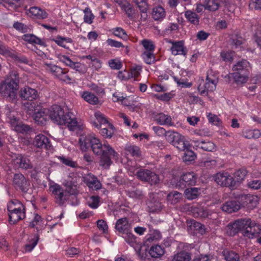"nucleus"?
I'll use <instances>...</instances> for the list:
<instances>
[{"mask_svg": "<svg viewBox=\"0 0 261 261\" xmlns=\"http://www.w3.org/2000/svg\"><path fill=\"white\" fill-rule=\"evenodd\" d=\"M79 143L82 151H86L90 147L93 153L99 156V165L105 168H109L112 159L118 160V153L109 144H102L98 139L91 135H81Z\"/></svg>", "mask_w": 261, "mask_h": 261, "instance_id": "nucleus-1", "label": "nucleus"}, {"mask_svg": "<svg viewBox=\"0 0 261 261\" xmlns=\"http://www.w3.org/2000/svg\"><path fill=\"white\" fill-rule=\"evenodd\" d=\"M19 77L17 71L11 70L5 80L0 83V93L10 100L15 99L19 88Z\"/></svg>", "mask_w": 261, "mask_h": 261, "instance_id": "nucleus-2", "label": "nucleus"}, {"mask_svg": "<svg viewBox=\"0 0 261 261\" xmlns=\"http://www.w3.org/2000/svg\"><path fill=\"white\" fill-rule=\"evenodd\" d=\"M24 106L27 109L28 114L32 115L34 120L38 124L44 125L49 120L48 109L42 108L41 106L35 102L25 103Z\"/></svg>", "mask_w": 261, "mask_h": 261, "instance_id": "nucleus-3", "label": "nucleus"}, {"mask_svg": "<svg viewBox=\"0 0 261 261\" xmlns=\"http://www.w3.org/2000/svg\"><path fill=\"white\" fill-rule=\"evenodd\" d=\"M76 176L73 173L70 174L66 179V201L72 205L79 203L76 195L78 194L77 186L75 184Z\"/></svg>", "mask_w": 261, "mask_h": 261, "instance_id": "nucleus-4", "label": "nucleus"}, {"mask_svg": "<svg viewBox=\"0 0 261 261\" xmlns=\"http://www.w3.org/2000/svg\"><path fill=\"white\" fill-rule=\"evenodd\" d=\"M244 228L242 234L249 239L258 237L261 232V225L250 218L244 219Z\"/></svg>", "mask_w": 261, "mask_h": 261, "instance_id": "nucleus-5", "label": "nucleus"}, {"mask_svg": "<svg viewBox=\"0 0 261 261\" xmlns=\"http://www.w3.org/2000/svg\"><path fill=\"white\" fill-rule=\"evenodd\" d=\"M135 175L140 180L146 182L150 185H156L160 182L159 175L151 170L140 169L137 170Z\"/></svg>", "mask_w": 261, "mask_h": 261, "instance_id": "nucleus-6", "label": "nucleus"}, {"mask_svg": "<svg viewBox=\"0 0 261 261\" xmlns=\"http://www.w3.org/2000/svg\"><path fill=\"white\" fill-rule=\"evenodd\" d=\"M48 110L49 119L60 125L65 124V116L64 110L58 105H53Z\"/></svg>", "mask_w": 261, "mask_h": 261, "instance_id": "nucleus-7", "label": "nucleus"}, {"mask_svg": "<svg viewBox=\"0 0 261 261\" xmlns=\"http://www.w3.org/2000/svg\"><path fill=\"white\" fill-rule=\"evenodd\" d=\"M215 181L222 187H226L231 189H236V184L234 178L227 172H219L214 176Z\"/></svg>", "mask_w": 261, "mask_h": 261, "instance_id": "nucleus-8", "label": "nucleus"}, {"mask_svg": "<svg viewBox=\"0 0 261 261\" xmlns=\"http://www.w3.org/2000/svg\"><path fill=\"white\" fill-rule=\"evenodd\" d=\"M49 188L56 203L60 206L63 205L65 201V195L63 187L59 184H54L50 185Z\"/></svg>", "mask_w": 261, "mask_h": 261, "instance_id": "nucleus-9", "label": "nucleus"}, {"mask_svg": "<svg viewBox=\"0 0 261 261\" xmlns=\"http://www.w3.org/2000/svg\"><path fill=\"white\" fill-rule=\"evenodd\" d=\"M13 185L15 188L19 189L23 193H28L30 182L21 173H16L13 178Z\"/></svg>", "mask_w": 261, "mask_h": 261, "instance_id": "nucleus-10", "label": "nucleus"}, {"mask_svg": "<svg viewBox=\"0 0 261 261\" xmlns=\"http://www.w3.org/2000/svg\"><path fill=\"white\" fill-rule=\"evenodd\" d=\"M15 168H20L23 170L31 169L33 168L30 159L21 154L16 155L12 161Z\"/></svg>", "mask_w": 261, "mask_h": 261, "instance_id": "nucleus-11", "label": "nucleus"}, {"mask_svg": "<svg viewBox=\"0 0 261 261\" xmlns=\"http://www.w3.org/2000/svg\"><path fill=\"white\" fill-rule=\"evenodd\" d=\"M197 177L193 172H187L182 175L177 186L184 188L186 186H194L196 183Z\"/></svg>", "mask_w": 261, "mask_h": 261, "instance_id": "nucleus-12", "label": "nucleus"}, {"mask_svg": "<svg viewBox=\"0 0 261 261\" xmlns=\"http://www.w3.org/2000/svg\"><path fill=\"white\" fill-rule=\"evenodd\" d=\"M20 96L24 100H28L27 103H30L33 102V100L36 99L38 96V92L35 89L31 88L29 87H25L21 89L20 91Z\"/></svg>", "mask_w": 261, "mask_h": 261, "instance_id": "nucleus-13", "label": "nucleus"}, {"mask_svg": "<svg viewBox=\"0 0 261 261\" xmlns=\"http://www.w3.org/2000/svg\"><path fill=\"white\" fill-rule=\"evenodd\" d=\"M83 181L93 190H97L101 188V184L97 178L91 173L85 175L83 177Z\"/></svg>", "mask_w": 261, "mask_h": 261, "instance_id": "nucleus-14", "label": "nucleus"}, {"mask_svg": "<svg viewBox=\"0 0 261 261\" xmlns=\"http://www.w3.org/2000/svg\"><path fill=\"white\" fill-rule=\"evenodd\" d=\"M244 219H239L236 220L232 224H229L227 225V233L231 236L236 235L239 231L243 232V229L244 228V225L246 223H244Z\"/></svg>", "mask_w": 261, "mask_h": 261, "instance_id": "nucleus-15", "label": "nucleus"}, {"mask_svg": "<svg viewBox=\"0 0 261 261\" xmlns=\"http://www.w3.org/2000/svg\"><path fill=\"white\" fill-rule=\"evenodd\" d=\"M33 144L37 148L46 149H49L51 147L49 139L42 134H39L35 137Z\"/></svg>", "mask_w": 261, "mask_h": 261, "instance_id": "nucleus-16", "label": "nucleus"}, {"mask_svg": "<svg viewBox=\"0 0 261 261\" xmlns=\"http://www.w3.org/2000/svg\"><path fill=\"white\" fill-rule=\"evenodd\" d=\"M133 2L138 8L140 13V19L143 21H146L148 18L147 12L149 5L147 0H133Z\"/></svg>", "mask_w": 261, "mask_h": 261, "instance_id": "nucleus-17", "label": "nucleus"}, {"mask_svg": "<svg viewBox=\"0 0 261 261\" xmlns=\"http://www.w3.org/2000/svg\"><path fill=\"white\" fill-rule=\"evenodd\" d=\"M172 44L171 50L173 55H182L185 56L186 55L187 50L184 46V41L172 42Z\"/></svg>", "mask_w": 261, "mask_h": 261, "instance_id": "nucleus-18", "label": "nucleus"}, {"mask_svg": "<svg viewBox=\"0 0 261 261\" xmlns=\"http://www.w3.org/2000/svg\"><path fill=\"white\" fill-rule=\"evenodd\" d=\"M44 66L46 70L52 72L59 79L63 81H65L64 69L52 64H45Z\"/></svg>", "mask_w": 261, "mask_h": 261, "instance_id": "nucleus-19", "label": "nucleus"}, {"mask_svg": "<svg viewBox=\"0 0 261 261\" xmlns=\"http://www.w3.org/2000/svg\"><path fill=\"white\" fill-rule=\"evenodd\" d=\"M25 208H21V211L9 212V221L11 224H15L19 221L25 217Z\"/></svg>", "mask_w": 261, "mask_h": 261, "instance_id": "nucleus-20", "label": "nucleus"}, {"mask_svg": "<svg viewBox=\"0 0 261 261\" xmlns=\"http://www.w3.org/2000/svg\"><path fill=\"white\" fill-rule=\"evenodd\" d=\"M249 63L245 60H243L234 65L233 66L232 70L234 72H239L244 74H249Z\"/></svg>", "mask_w": 261, "mask_h": 261, "instance_id": "nucleus-21", "label": "nucleus"}, {"mask_svg": "<svg viewBox=\"0 0 261 261\" xmlns=\"http://www.w3.org/2000/svg\"><path fill=\"white\" fill-rule=\"evenodd\" d=\"M224 212L231 213L236 212L240 208V204L238 201L231 200L226 202L221 207Z\"/></svg>", "mask_w": 261, "mask_h": 261, "instance_id": "nucleus-22", "label": "nucleus"}, {"mask_svg": "<svg viewBox=\"0 0 261 261\" xmlns=\"http://www.w3.org/2000/svg\"><path fill=\"white\" fill-rule=\"evenodd\" d=\"M96 121L93 122V125L97 128H101L102 126L106 125L110 126L111 128L112 124L110 123L106 119L103 114L98 112L95 113Z\"/></svg>", "mask_w": 261, "mask_h": 261, "instance_id": "nucleus-23", "label": "nucleus"}, {"mask_svg": "<svg viewBox=\"0 0 261 261\" xmlns=\"http://www.w3.org/2000/svg\"><path fill=\"white\" fill-rule=\"evenodd\" d=\"M130 227V224L128 223L127 219L126 217L118 219L115 225V228L121 233H124L129 230Z\"/></svg>", "mask_w": 261, "mask_h": 261, "instance_id": "nucleus-24", "label": "nucleus"}, {"mask_svg": "<svg viewBox=\"0 0 261 261\" xmlns=\"http://www.w3.org/2000/svg\"><path fill=\"white\" fill-rule=\"evenodd\" d=\"M66 127L69 131L77 134L83 129V126L80 124L76 119L68 121L66 118Z\"/></svg>", "mask_w": 261, "mask_h": 261, "instance_id": "nucleus-25", "label": "nucleus"}, {"mask_svg": "<svg viewBox=\"0 0 261 261\" xmlns=\"http://www.w3.org/2000/svg\"><path fill=\"white\" fill-rule=\"evenodd\" d=\"M124 233H125V235L124 237L125 241L127 243H128L131 246L134 247L135 248V250L137 251L138 255L140 256L141 257H142L143 256H142L141 254V247L139 246L138 249H137L135 247V245L137 243L136 238L135 237V236L132 233L130 232L129 231H127V232H125Z\"/></svg>", "mask_w": 261, "mask_h": 261, "instance_id": "nucleus-26", "label": "nucleus"}, {"mask_svg": "<svg viewBox=\"0 0 261 261\" xmlns=\"http://www.w3.org/2000/svg\"><path fill=\"white\" fill-rule=\"evenodd\" d=\"M191 257L192 254L190 252L181 251L172 256L171 261H190Z\"/></svg>", "mask_w": 261, "mask_h": 261, "instance_id": "nucleus-27", "label": "nucleus"}, {"mask_svg": "<svg viewBox=\"0 0 261 261\" xmlns=\"http://www.w3.org/2000/svg\"><path fill=\"white\" fill-rule=\"evenodd\" d=\"M200 194V189L197 188H187L184 192L185 196L188 200L196 199Z\"/></svg>", "mask_w": 261, "mask_h": 261, "instance_id": "nucleus-28", "label": "nucleus"}, {"mask_svg": "<svg viewBox=\"0 0 261 261\" xmlns=\"http://www.w3.org/2000/svg\"><path fill=\"white\" fill-rule=\"evenodd\" d=\"M222 255L226 261H242L240 255L232 250H224Z\"/></svg>", "mask_w": 261, "mask_h": 261, "instance_id": "nucleus-29", "label": "nucleus"}, {"mask_svg": "<svg viewBox=\"0 0 261 261\" xmlns=\"http://www.w3.org/2000/svg\"><path fill=\"white\" fill-rule=\"evenodd\" d=\"M197 143L196 146L206 151H213L215 150V144L211 141L205 142L204 141L195 142Z\"/></svg>", "mask_w": 261, "mask_h": 261, "instance_id": "nucleus-30", "label": "nucleus"}, {"mask_svg": "<svg viewBox=\"0 0 261 261\" xmlns=\"http://www.w3.org/2000/svg\"><path fill=\"white\" fill-rule=\"evenodd\" d=\"M22 38L23 40L31 44H36L40 45H43L44 43L41 39L33 34H27L22 36Z\"/></svg>", "mask_w": 261, "mask_h": 261, "instance_id": "nucleus-31", "label": "nucleus"}, {"mask_svg": "<svg viewBox=\"0 0 261 261\" xmlns=\"http://www.w3.org/2000/svg\"><path fill=\"white\" fill-rule=\"evenodd\" d=\"M21 208H25L24 205L16 199L10 200L7 205V209L9 212L21 211Z\"/></svg>", "mask_w": 261, "mask_h": 261, "instance_id": "nucleus-32", "label": "nucleus"}, {"mask_svg": "<svg viewBox=\"0 0 261 261\" xmlns=\"http://www.w3.org/2000/svg\"><path fill=\"white\" fill-rule=\"evenodd\" d=\"M155 119L156 122L160 125H173L170 116L165 115L163 113H160L155 115Z\"/></svg>", "mask_w": 261, "mask_h": 261, "instance_id": "nucleus-33", "label": "nucleus"}, {"mask_svg": "<svg viewBox=\"0 0 261 261\" xmlns=\"http://www.w3.org/2000/svg\"><path fill=\"white\" fill-rule=\"evenodd\" d=\"M247 174V171L245 169L242 168L237 170L234 173V180L236 184V188L239 187L242 181L244 179Z\"/></svg>", "mask_w": 261, "mask_h": 261, "instance_id": "nucleus-34", "label": "nucleus"}, {"mask_svg": "<svg viewBox=\"0 0 261 261\" xmlns=\"http://www.w3.org/2000/svg\"><path fill=\"white\" fill-rule=\"evenodd\" d=\"M165 253L164 249L160 245L152 246L149 251V253L153 258H158L162 256Z\"/></svg>", "mask_w": 261, "mask_h": 261, "instance_id": "nucleus-35", "label": "nucleus"}, {"mask_svg": "<svg viewBox=\"0 0 261 261\" xmlns=\"http://www.w3.org/2000/svg\"><path fill=\"white\" fill-rule=\"evenodd\" d=\"M149 211L152 213L160 211L162 209L163 205L157 199L152 198L147 202Z\"/></svg>", "mask_w": 261, "mask_h": 261, "instance_id": "nucleus-36", "label": "nucleus"}, {"mask_svg": "<svg viewBox=\"0 0 261 261\" xmlns=\"http://www.w3.org/2000/svg\"><path fill=\"white\" fill-rule=\"evenodd\" d=\"M43 220L38 214H36L33 220L30 222L29 226L32 228L36 227L37 231L41 230L43 227Z\"/></svg>", "mask_w": 261, "mask_h": 261, "instance_id": "nucleus-37", "label": "nucleus"}, {"mask_svg": "<svg viewBox=\"0 0 261 261\" xmlns=\"http://www.w3.org/2000/svg\"><path fill=\"white\" fill-rule=\"evenodd\" d=\"M182 135L177 132L169 130L167 131L166 135V140L171 144L173 146L174 143H176L181 137Z\"/></svg>", "mask_w": 261, "mask_h": 261, "instance_id": "nucleus-38", "label": "nucleus"}, {"mask_svg": "<svg viewBox=\"0 0 261 261\" xmlns=\"http://www.w3.org/2000/svg\"><path fill=\"white\" fill-rule=\"evenodd\" d=\"M152 17L155 20H160L163 19L166 15L164 9L161 6L153 8Z\"/></svg>", "mask_w": 261, "mask_h": 261, "instance_id": "nucleus-39", "label": "nucleus"}, {"mask_svg": "<svg viewBox=\"0 0 261 261\" xmlns=\"http://www.w3.org/2000/svg\"><path fill=\"white\" fill-rule=\"evenodd\" d=\"M29 11L32 15L38 19H44L47 17L46 12L37 7H31Z\"/></svg>", "mask_w": 261, "mask_h": 261, "instance_id": "nucleus-40", "label": "nucleus"}, {"mask_svg": "<svg viewBox=\"0 0 261 261\" xmlns=\"http://www.w3.org/2000/svg\"><path fill=\"white\" fill-rule=\"evenodd\" d=\"M189 226L191 229H193L194 231H196V233H198L200 234H203L205 233V230L204 226L194 220L190 221V225Z\"/></svg>", "mask_w": 261, "mask_h": 261, "instance_id": "nucleus-41", "label": "nucleus"}, {"mask_svg": "<svg viewBox=\"0 0 261 261\" xmlns=\"http://www.w3.org/2000/svg\"><path fill=\"white\" fill-rule=\"evenodd\" d=\"M249 74H243L239 72H233L231 74L235 82L237 84L245 83L248 81Z\"/></svg>", "mask_w": 261, "mask_h": 261, "instance_id": "nucleus-42", "label": "nucleus"}, {"mask_svg": "<svg viewBox=\"0 0 261 261\" xmlns=\"http://www.w3.org/2000/svg\"><path fill=\"white\" fill-rule=\"evenodd\" d=\"M39 239L38 233L35 234L34 237L31 240H29L28 243L24 246V250L25 252H30L37 244Z\"/></svg>", "mask_w": 261, "mask_h": 261, "instance_id": "nucleus-43", "label": "nucleus"}, {"mask_svg": "<svg viewBox=\"0 0 261 261\" xmlns=\"http://www.w3.org/2000/svg\"><path fill=\"white\" fill-rule=\"evenodd\" d=\"M82 97L91 105H96L98 102V98L91 92H84L82 95Z\"/></svg>", "mask_w": 261, "mask_h": 261, "instance_id": "nucleus-44", "label": "nucleus"}, {"mask_svg": "<svg viewBox=\"0 0 261 261\" xmlns=\"http://www.w3.org/2000/svg\"><path fill=\"white\" fill-rule=\"evenodd\" d=\"M173 146L180 151L185 150L188 147H190L189 143L183 136L176 143L174 144Z\"/></svg>", "mask_w": 261, "mask_h": 261, "instance_id": "nucleus-45", "label": "nucleus"}, {"mask_svg": "<svg viewBox=\"0 0 261 261\" xmlns=\"http://www.w3.org/2000/svg\"><path fill=\"white\" fill-rule=\"evenodd\" d=\"M124 3L125 4L123 5L121 9L125 12L128 18H133V15L135 13V9L128 1L124 2Z\"/></svg>", "mask_w": 261, "mask_h": 261, "instance_id": "nucleus-46", "label": "nucleus"}, {"mask_svg": "<svg viewBox=\"0 0 261 261\" xmlns=\"http://www.w3.org/2000/svg\"><path fill=\"white\" fill-rule=\"evenodd\" d=\"M184 151H185V153L182 156V160L184 162L188 163L194 161L196 158V154L194 151L190 149V147H188Z\"/></svg>", "mask_w": 261, "mask_h": 261, "instance_id": "nucleus-47", "label": "nucleus"}, {"mask_svg": "<svg viewBox=\"0 0 261 261\" xmlns=\"http://www.w3.org/2000/svg\"><path fill=\"white\" fill-rule=\"evenodd\" d=\"M20 0H0V4L5 7H8L13 10H16L18 7H19Z\"/></svg>", "mask_w": 261, "mask_h": 261, "instance_id": "nucleus-48", "label": "nucleus"}, {"mask_svg": "<svg viewBox=\"0 0 261 261\" xmlns=\"http://www.w3.org/2000/svg\"><path fill=\"white\" fill-rule=\"evenodd\" d=\"M220 7L218 0H207L205 5V9L211 11L217 10Z\"/></svg>", "mask_w": 261, "mask_h": 261, "instance_id": "nucleus-49", "label": "nucleus"}, {"mask_svg": "<svg viewBox=\"0 0 261 261\" xmlns=\"http://www.w3.org/2000/svg\"><path fill=\"white\" fill-rule=\"evenodd\" d=\"M125 150L127 152L130 153L133 156L140 157L141 152L139 147L135 145H126Z\"/></svg>", "mask_w": 261, "mask_h": 261, "instance_id": "nucleus-50", "label": "nucleus"}, {"mask_svg": "<svg viewBox=\"0 0 261 261\" xmlns=\"http://www.w3.org/2000/svg\"><path fill=\"white\" fill-rule=\"evenodd\" d=\"M100 133L105 138H111L114 134V126L112 125V128L108 125L101 127Z\"/></svg>", "mask_w": 261, "mask_h": 261, "instance_id": "nucleus-51", "label": "nucleus"}, {"mask_svg": "<svg viewBox=\"0 0 261 261\" xmlns=\"http://www.w3.org/2000/svg\"><path fill=\"white\" fill-rule=\"evenodd\" d=\"M141 56L144 59L146 63L148 64H151L155 61V56L153 52L151 51H144L142 53Z\"/></svg>", "mask_w": 261, "mask_h": 261, "instance_id": "nucleus-52", "label": "nucleus"}, {"mask_svg": "<svg viewBox=\"0 0 261 261\" xmlns=\"http://www.w3.org/2000/svg\"><path fill=\"white\" fill-rule=\"evenodd\" d=\"M215 88V85H212L210 83L206 82L203 86L199 85L198 89L201 94H207L208 91H213Z\"/></svg>", "mask_w": 261, "mask_h": 261, "instance_id": "nucleus-53", "label": "nucleus"}, {"mask_svg": "<svg viewBox=\"0 0 261 261\" xmlns=\"http://www.w3.org/2000/svg\"><path fill=\"white\" fill-rule=\"evenodd\" d=\"M181 197L182 194L177 191L171 192L167 196L168 200L170 201L172 204L177 203Z\"/></svg>", "mask_w": 261, "mask_h": 261, "instance_id": "nucleus-54", "label": "nucleus"}, {"mask_svg": "<svg viewBox=\"0 0 261 261\" xmlns=\"http://www.w3.org/2000/svg\"><path fill=\"white\" fill-rule=\"evenodd\" d=\"M186 18L192 23L197 24L199 22V18L197 15L191 11H187L185 12Z\"/></svg>", "mask_w": 261, "mask_h": 261, "instance_id": "nucleus-55", "label": "nucleus"}, {"mask_svg": "<svg viewBox=\"0 0 261 261\" xmlns=\"http://www.w3.org/2000/svg\"><path fill=\"white\" fill-rule=\"evenodd\" d=\"M85 13L84 15V22L89 24H91L93 22V19L94 18V16L91 13L90 9L89 8H86L84 11Z\"/></svg>", "mask_w": 261, "mask_h": 261, "instance_id": "nucleus-56", "label": "nucleus"}, {"mask_svg": "<svg viewBox=\"0 0 261 261\" xmlns=\"http://www.w3.org/2000/svg\"><path fill=\"white\" fill-rule=\"evenodd\" d=\"M141 42L142 45L146 49L145 51L153 52L154 51L155 46L152 41L147 39H144L141 41Z\"/></svg>", "mask_w": 261, "mask_h": 261, "instance_id": "nucleus-57", "label": "nucleus"}, {"mask_svg": "<svg viewBox=\"0 0 261 261\" xmlns=\"http://www.w3.org/2000/svg\"><path fill=\"white\" fill-rule=\"evenodd\" d=\"M113 34L124 40H127L128 36L126 32L121 28H116L114 29Z\"/></svg>", "mask_w": 261, "mask_h": 261, "instance_id": "nucleus-58", "label": "nucleus"}, {"mask_svg": "<svg viewBox=\"0 0 261 261\" xmlns=\"http://www.w3.org/2000/svg\"><path fill=\"white\" fill-rule=\"evenodd\" d=\"M99 202V197L98 196H92L90 197L88 201V205L93 208H96L98 207Z\"/></svg>", "mask_w": 261, "mask_h": 261, "instance_id": "nucleus-59", "label": "nucleus"}, {"mask_svg": "<svg viewBox=\"0 0 261 261\" xmlns=\"http://www.w3.org/2000/svg\"><path fill=\"white\" fill-rule=\"evenodd\" d=\"M129 196L134 198L142 199L143 197V194L142 190L137 188L129 192Z\"/></svg>", "mask_w": 261, "mask_h": 261, "instance_id": "nucleus-60", "label": "nucleus"}, {"mask_svg": "<svg viewBox=\"0 0 261 261\" xmlns=\"http://www.w3.org/2000/svg\"><path fill=\"white\" fill-rule=\"evenodd\" d=\"M13 28L16 30L22 33H26L28 31L29 28L22 23L16 22L13 24Z\"/></svg>", "mask_w": 261, "mask_h": 261, "instance_id": "nucleus-61", "label": "nucleus"}, {"mask_svg": "<svg viewBox=\"0 0 261 261\" xmlns=\"http://www.w3.org/2000/svg\"><path fill=\"white\" fill-rule=\"evenodd\" d=\"M248 187L253 190L261 189V180H253L247 184Z\"/></svg>", "mask_w": 261, "mask_h": 261, "instance_id": "nucleus-62", "label": "nucleus"}, {"mask_svg": "<svg viewBox=\"0 0 261 261\" xmlns=\"http://www.w3.org/2000/svg\"><path fill=\"white\" fill-rule=\"evenodd\" d=\"M109 64L110 67L113 69L119 70L121 68L122 65L120 61H116L115 59H112L109 61Z\"/></svg>", "mask_w": 261, "mask_h": 261, "instance_id": "nucleus-63", "label": "nucleus"}, {"mask_svg": "<svg viewBox=\"0 0 261 261\" xmlns=\"http://www.w3.org/2000/svg\"><path fill=\"white\" fill-rule=\"evenodd\" d=\"M249 7L251 9L261 10V0H250Z\"/></svg>", "mask_w": 261, "mask_h": 261, "instance_id": "nucleus-64", "label": "nucleus"}]
</instances>
